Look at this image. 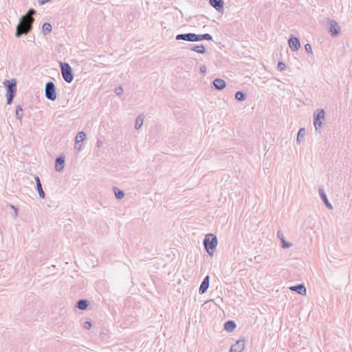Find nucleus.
<instances>
[{
  "label": "nucleus",
  "mask_w": 352,
  "mask_h": 352,
  "mask_svg": "<svg viewBox=\"0 0 352 352\" xmlns=\"http://www.w3.org/2000/svg\"><path fill=\"white\" fill-rule=\"evenodd\" d=\"M278 69L280 71H284L286 69V65L283 62H278Z\"/></svg>",
  "instance_id": "31"
},
{
  "label": "nucleus",
  "mask_w": 352,
  "mask_h": 352,
  "mask_svg": "<svg viewBox=\"0 0 352 352\" xmlns=\"http://www.w3.org/2000/svg\"><path fill=\"white\" fill-rule=\"evenodd\" d=\"M325 120V112L324 109H317L316 113L314 116V124L316 131L322 129L324 122Z\"/></svg>",
  "instance_id": "4"
},
{
  "label": "nucleus",
  "mask_w": 352,
  "mask_h": 352,
  "mask_svg": "<svg viewBox=\"0 0 352 352\" xmlns=\"http://www.w3.org/2000/svg\"><path fill=\"white\" fill-rule=\"evenodd\" d=\"M306 134V131L304 128H300L297 134L296 142L300 144L304 141V138Z\"/></svg>",
  "instance_id": "21"
},
{
  "label": "nucleus",
  "mask_w": 352,
  "mask_h": 352,
  "mask_svg": "<svg viewBox=\"0 0 352 352\" xmlns=\"http://www.w3.org/2000/svg\"><path fill=\"white\" fill-rule=\"evenodd\" d=\"M45 95L50 100L54 101L56 99V87L53 82L49 81L45 84Z\"/></svg>",
  "instance_id": "6"
},
{
  "label": "nucleus",
  "mask_w": 352,
  "mask_h": 352,
  "mask_svg": "<svg viewBox=\"0 0 352 352\" xmlns=\"http://www.w3.org/2000/svg\"><path fill=\"white\" fill-rule=\"evenodd\" d=\"M61 74L65 82L70 83L74 80L72 67L67 63H60Z\"/></svg>",
  "instance_id": "5"
},
{
  "label": "nucleus",
  "mask_w": 352,
  "mask_h": 352,
  "mask_svg": "<svg viewBox=\"0 0 352 352\" xmlns=\"http://www.w3.org/2000/svg\"><path fill=\"white\" fill-rule=\"evenodd\" d=\"M329 32L332 36H338L340 32V28L334 20L329 19Z\"/></svg>",
  "instance_id": "7"
},
{
  "label": "nucleus",
  "mask_w": 352,
  "mask_h": 352,
  "mask_svg": "<svg viewBox=\"0 0 352 352\" xmlns=\"http://www.w3.org/2000/svg\"><path fill=\"white\" fill-rule=\"evenodd\" d=\"M277 236H278L280 240H281V239L284 238L283 234L281 232H280V231H278V232H277Z\"/></svg>",
  "instance_id": "36"
},
{
  "label": "nucleus",
  "mask_w": 352,
  "mask_h": 352,
  "mask_svg": "<svg viewBox=\"0 0 352 352\" xmlns=\"http://www.w3.org/2000/svg\"><path fill=\"white\" fill-rule=\"evenodd\" d=\"M176 40H183L189 42H195V33H186L177 34L175 37Z\"/></svg>",
  "instance_id": "9"
},
{
  "label": "nucleus",
  "mask_w": 352,
  "mask_h": 352,
  "mask_svg": "<svg viewBox=\"0 0 352 352\" xmlns=\"http://www.w3.org/2000/svg\"><path fill=\"white\" fill-rule=\"evenodd\" d=\"M8 206L13 210L14 214H12V217L14 218H16L18 216V208L12 204H8Z\"/></svg>",
  "instance_id": "30"
},
{
  "label": "nucleus",
  "mask_w": 352,
  "mask_h": 352,
  "mask_svg": "<svg viewBox=\"0 0 352 352\" xmlns=\"http://www.w3.org/2000/svg\"><path fill=\"white\" fill-rule=\"evenodd\" d=\"M43 32L44 34H47L52 32V25L49 23H45L43 25Z\"/></svg>",
  "instance_id": "26"
},
{
  "label": "nucleus",
  "mask_w": 352,
  "mask_h": 352,
  "mask_svg": "<svg viewBox=\"0 0 352 352\" xmlns=\"http://www.w3.org/2000/svg\"><path fill=\"white\" fill-rule=\"evenodd\" d=\"M102 144V141L98 140L97 141V146L100 147Z\"/></svg>",
  "instance_id": "37"
},
{
  "label": "nucleus",
  "mask_w": 352,
  "mask_h": 352,
  "mask_svg": "<svg viewBox=\"0 0 352 352\" xmlns=\"http://www.w3.org/2000/svg\"><path fill=\"white\" fill-rule=\"evenodd\" d=\"M86 135L85 132L80 131L77 133L76 136V146L80 142H82L85 139Z\"/></svg>",
  "instance_id": "24"
},
{
  "label": "nucleus",
  "mask_w": 352,
  "mask_h": 352,
  "mask_svg": "<svg viewBox=\"0 0 352 352\" xmlns=\"http://www.w3.org/2000/svg\"><path fill=\"white\" fill-rule=\"evenodd\" d=\"M113 192L115 193L116 197L118 199H121L124 196V192L122 190H121L119 188H118L117 187H114L113 188Z\"/></svg>",
  "instance_id": "25"
},
{
  "label": "nucleus",
  "mask_w": 352,
  "mask_h": 352,
  "mask_svg": "<svg viewBox=\"0 0 352 352\" xmlns=\"http://www.w3.org/2000/svg\"><path fill=\"white\" fill-rule=\"evenodd\" d=\"M206 71V67L204 65L201 66L200 67V72L203 74H205Z\"/></svg>",
  "instance_id": "35"
},
{
  "label": "nucleus",
  "mask_w": 352,
  "mask_h": 352,
  "mask_svg": "<svg viewBox=\"0 0 352 352\" xmlns=\"http://www.w3.org/2000/svg\"><path fill=\"white\" fill-rule=\"evenodd\" d=\"M318 192H319V195L322 200V201L324 202V204H325V206L329 208V209H332L333 208V206L332 205L330 204V202L329 201L328 199H327V195L324 192V190L323 189V188H321L320 187L319 189H318Z\"/></svg>",
  "instance_id": "13"
},
{
  "label": "nucleus",
  "mask_w": 352,
  "mask_h": 352,
  "mask_svg": "<svg viewBox=\"0 0 352 352\" xmlns=\"http://www.w3.org/2000/svg\"><path fill=\"white\" fill-rule=\"evenodd\" d=\"M209 282H210V276H206L204 278V280H203V281H202V283H201V285H200V287L199 288V294H204L207 291V289L209 287Z\"/></svg>",
  "instance_id": "15"
},
{
  "label": "nucleus",
  "mask_w": 352,
  "mask_h": 352,
  "mask_svg": "<svg viewBox=\"0 0 352 352\" xmlns=\"http://www.w3.org/2000/svg\"><path fill=\"white\" fill-rule=\"evenodd\" d=\"M289 46L294 51L298 50L300 47L299 39L297 37L291 36L289 40Z\"/></svg>",
  "instance_id": "11"
},
{
  "label": "nucleus",
  "mask_w": 352,
  "mask_h": 352,
  "mask_svg": "<svg viewBox=\"0 0 352 352\" xmlns=\"http://www.w3.org/2000/svg\"><path fill=\"white\" fill-rule=\"evenodd\" d=\"M83 327L86 329H89L91 327V323L89 321H86L84 322Z\"/></svg>",
  "instance_id": "33"
},
{
  "label": "nucleus",
  "mask_w": 352,
  "mask_h": 352,
  "mask_svg": "<svg viewBox=\"0 0 352 352\" xmlns=\"http://www.w3.org/2000/svg\"><path fill=\"white\" fill-rule=\"evenodd\" d=\"M305 51L307 52V53H309V54H312V48H311V45L309 43H307L305 45Z\"/></svg>",
  "instance_id": "32"
},
{
  "label": "nucleus",
  "mask_w": 352,
  "mask_h": 352,
  "mask_svg": "<svg viewBox=\"0 0 352 352\" xmlns=\"http://www.w3.org/2000/svg\"><path fill=\"white\" fill-rule=\"evenodd\" d=\"M36 13V11L34 9L30 8L25 14L23 15L20 18L19 22L16 28V37L19 38L21 35L28 34L32 31L33 28V23L35 21L32 16Z\"/></svg>",
  "instance_id": "1"
},
{
  "label": "nucleus",
  "mask_w": 352,
  "mask_h": 352,
  "mask_svg": "<svg viewBox=\"0 0 352 352\" xmlns=\"http://www.w3.org/2000/svg\"><path fill=\"white\" fill-rule=\"evenodd\" d=\"M235 98L239 101H243L246 98V95L242 91H237L235 94Z\"/></svg>",
  "instance_id": "27"
},
{
  "label": "nucleus",
  "mask_w": 352,
  "mask_h": 352,
  "mask_svg": "<svg viewBox=\"0 0 352 352\" xmlns=\"http://www.w3.org/2000/svg\"><path fill=\"white\" fill-rule=\"evenodd\" d=\"M201 40L212 41V36L210 34H208V33H206L204 34H195V42L199 41Z\"/></svg>",
  "instance_id": "19"
},
{
  "label": "nucleus",
  "mask_w": 352,
  "mask_h": 352,
  "mask_svg": "<svg viewBox=\"0 0 352 352\" xmlns=\"http://www.w3.org/2000/svg\"><path fill=\"white\" fill-rule=\"evenodd\" d=\"M89 304V302L87 300L80 299L77 302L76 307L80 310H85L87 308Z\"/></svg>",
  "instance_id": "20"
},
{
  "label": "nucleus",
  "mask_w": 352,
  "mask_h": 352,
  "mask_svg": "<svg viewBox=\"0 0 352 352\" xmlns=\"http://www.w3.org/2000/svg\"><path fill=\"white\" fill-rule=\"evenodd\" d=\"M245 340L241 338L230 347V352H242L245 348Z\"/></svg>",
  "instance_id": "8"
},
{
  "label": "nucleus",
  "mask_w": 352,
  "mask_h": 352,
  "mask_svg": "<svg viewBox=\"0 0 352 352\" xmlns=\"http://www.w3.org/2000/svg\"><path fill=\"white\" fill-rule=\"evenodd\" d=\"M214 87L217 90H222L223 88L226 87V82L221 78H216L212 82Z\"/></svg>",
  "instance_id": "16"
},
{
  "label": "nucleus",
  "mask_w": 352,
  "mask_h": 352,
  "mask_svg": "<svg viewBox=\"0 0 352 352\" xmlns=\"http://www.w3.org/2000/svg\"><path fill=\"white\" fill-rule=\"evenodd\" d=\"M190 50L195 51L199 54H204L206 52V48L203 45H192L190 46Z\"/></svg>",
  "instance_id": "22"
},
{
  "label": "nucleus",
  "mask_w": 352,
  "mask_h": 352,
  "mask_svg": "<svg viewBox=\"0 0 352 352\" xmlns=\"http://www.w3.org/2000/svg\"><path fill=\"white\" fill-rule=\"evenodd\" d=\"M65 156L63 155H60L56 159L55 168L58 172L63 170L64 168Z\"/></svg>",
  "instance_id": "14"
},
{
  "label": "nucleus",
  "mask_w": 352,
  "mask_h": 352,
  "mask_svg": "<svg viewBox=\"0 0 352 352\" xmlns=\"http://www.w3.org/2000/svg\"><path fill=\"white\" fill-rule=\"evenodd\" d=\"M281 243H282L281 247L283 248H289L292 245V244L291 243L286 241L284 239V238L281 239Z\"/></svg>",
  "instance_id": "29"
},
{
  "label": "nucleus",
  "mask_w": 352,
  "mask_h": 352,
  "mask_svg": "<svg viewBox=\"0 0 352 352\" xmlns=\"http://www.w3.org/2000/svg\"><path fill=\"white\" fill-rule=\"evenodd\" d=\"M291 291L297 292L300 295H306L307 289L303 284H298L296 285L291 286L289 287Z\"/></svg>",
  "instance_id": "10"
},
{
  "label": "nucleus",
  "mask_w": 352,
  "mask_h": 352,
  "mask_svg": "<svg viewBox=\"0 0 352 352\" xmlns=\"http://www.w3.org/2000/svg\"><path fill=\"white\" fill-rule=\"evenodd\" d=\"M218 240L213 234H207L204 239V245L206 251L210 256H212L217 246Z\"/></svg>",
  "instance_id": "3"
},
{
  "label": "nucleus",
  "mask_w": 352,
  "mask_h": 352,
  "mask_svg": "<svg viewBox=\"0 0 352 352\" xmlns=\"http://www.w3.org/2000/svg\"><path fill=\"white\" fill-rule=\"evenodd\" d=\"M115 92L117 95H120L122 94L123 89L121 87H119L116 89Z\"/></svg>",
  "instance_id": "34"
},
{
  "label": "nucleus",
  "mask_w": 352,
  "mask_h": 352,
  "mask_svg": "<svg viewBox=\"0 0 352 352\" xmlns=\"http://www.w3.org/2000/svg\"><path fill=\"white\" fill-rule=\"evenodd\" d=\"M143 122H144V116L139 115L135 120V129H140L143 124Z\"/></svg>",
  "instance_id": "23"
},
{
  "label": "nucleus",
  "mask_w": 352,
  "mask_h": 352,
  "mask_svg": "<svg viewBox=\"0 0 352 352\" xmlns=\"http://www.w3.org/2000/svg\"><path fill=\"white\" fill-rule=\"evenodd\" d=\"M210 4L218 12L223 13V0H210Z\"/></svg>",
  "instance_id": "12"
},
{
  "label": "nucleus",
  "mask_w": 352,
  "mask_h": 352,
  "mask_svg": "<svg viewBox=\"0 0 352 352\" xmlns=\"http://www.w3.org/2000/svg\"><path fill=\"white\" fill-rule=\"evenodd\" d=\"M34 179L36 181V189L38 190V195L41 198L43 199L45 198V194L42 188L41 180L38 176H36Z\"/></svg>",
  "instance_id": "17"
},
{
  "label": "nucleus",
  "mask_w": 352,
  "mask_h": 352,
  "mask_svg": "<svg viewBox=\"0 0 352 352\" xmlns=\"http://www.w3.org/2000/svg\"><path fill=\"white\" fill-rule=\"evenodd\" d=\"M3 85L6 89L7 104H10L16 92V81L15 79L6 80L3 82Z\"/></svg>",
  "instance_id": "2"
},
{
  "label": "nucleus",
  "mask_w": 352,
  "mask_h": 352,
  "mask_svg": "<svg viewBox=\"0 0 352 352\" xmlns=\"http://www.w3.org/2000/svg\"><path fill=\"white\" fill-rule=\"evenodd\" d=\"M23 117V109L20 105H17L16 107V118L18 120H21Z\"/></svg>",
  "instance_id": "28"
},
{
  "label": "nucleus",
  "mask_w": 352,
  "mask_h": 352,
  "mask_svg": "<svg viewBox=\"0 0 352 352\" xmlns=\"http://www.w3.org/2000/svg\"><path fill=\"white\" fill-rule=\"evenodd\" d=\"M236 327V323L232 320H228L224 323V329L228 332L233 331Z\"/></svg>",
  "instance_id": "18"
}]
</instances>
